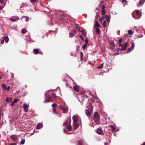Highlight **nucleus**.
Segmentation results:
<instances>
[{"instance_id": "1", "label": "nucleus", "mask_w": 145, "mask_h": 145, "mask_svg": "<svg viewBox=\"0 0 145 145\" xmlns=\"http://www.w3.org/2000/svg\"><path fill=\"white\" fill-rule=\"evenodd\" d=\"M100 115L97 112H95L94 114L93 120L95 123L97 125L99 124V122L100 120L99 118Z\"/></svg>"}, {"instance_id": "2", "label": "nucleus", "mask_w": 145, "mask_h": 145, "mask_svg": "<svg viewBox=\"0 0 145 145\" xmlns=\"http://www.w3.org/2000/svg\"><path fill=\"white\" fill-rule=\"evenodd\" d=\"M51 99V96L48 94H46L45 96V100L44 101V102L48 103L50 102V101Z\"/></svg>"}, {"instance_id": "3", "label": "nucleus", "mask_w": 145, "mask_h": 145, "mask_svg": "<svg viewBox=\"0 0 145 145\" xmlns=\"http://www.w3.org/2000/svg\"><path fill=\"white\" fill-rule=\"evenodd\" d=\"M145 2V0H140L138 4L137 5L138 7H139L142 6Z\"/></svg>"}, {"instance_id": "4", "label": "nucleus", "mask_w": 145, "mask_h": 145, "mask_svg": "<svg viewBox=\"0 0 145 145\" xmlns=\"http://www.w3.org/2000/svg\"><path fill=\"white\" fill-rule=\"evenodd\" d=\"M77 32V30H74L71 32L69 33V36L70 37H73L74 35Z\"/></svg>"}, {"instance_id": "5", "label": "nucleus", "mask_w": 145, "mask_h": 145, "mask_svg": "<svg viewBox=\"0 0 145 145\" xmlns=\"http://www.w3.org/2000/svg\"><path fill=\"white\" fill-rule=\"evenodd\" d=\"M136 14L137 16V18H135V19H139V18L141 16V14L140 13L139 10H136L135 11Z\"/></svg>"}, {"instance_id": "6", "label": "nucleus", "mask_w": 145, "mask_h": 145, "mask_svg": "<svg viewBox=\"0 0 145 145\" xmlns=\"http://www.w3.org/2000/svg\"><path fill=\"white\" fill-rule=\"evenodd\" d=\"M72 119L73 121V123L78 122V119L77 116L74 115L72 117Z\"/></svg>"}, {"instance_id": "7", "label": "nucleus", "mask_w": 145, "mask_h": 145, "mask_svg": "<svg viewBox=\"0 0 145 145\" xmlns=\"http://www.w3.org/2000/svg\"><path fill=\"white\" fill-rule=\"evenodd\" d=\"M10 20L12 22H15L19 20V18L16 17H13L10 19Z\"/></svg>"}, {"instance_id": "8", "label": "nucleus", "mask_w": 145, "mask_h": 145, "mask_svg": "<svg viewBox=\"0 0 145 145\" xmlns=\"http://www.w3.org/2000/svg\"><path fill=\"white\" fill-rule=\"evenodd\" d=\"M24 110L25 112H27L28 111V106L26 104H24L23 106Z\"/></svg>"}, {"instance_id": "9", "label": "nucleus", "mask_w": 145, "mask_h": 145, "mask_svg": "<svg viewBox=\"0 0 145 145\" xmlns=\"http://www.w3.org/2000/svg\"><path fill=\"white\" fill-rule=\"evenodd\" d=\"M60 108L61 110L64 113H67L68 111V109L62 106H61L60 107Z\"/></svg>"}, {"instance_id": "10", "label": "nucleus", "mask_w": 145, "mask_h": 145, "mask_svg": "<svg viewBox=\"0 0 145 145\" xmlns=\"http://www.w3.org/2000/svg\"><path fill=\"white\" fill-rule=\"evenodd\" d=\"M73 125L74 129H76L78 127L79 125L78 124V122L73 123Z\"/></svg>"}, {"instance_id": "11", "label": "nucleus", "mask_w": 145, "mask_h": 145, "mask_svg": "<svg viewBox=\"0 0 145 145\" xmlns=\"http://www.w3.org/2000/svg\"><path fill=\"white\" fill-rule=\"evenodd\" d=\"M94 27L95 28H98L97 27L100 28L101 25L100 24L98 23L97 21H96L95 22V23L94 24Z\"/></svg>"}, {"instance_id": "12", "label": "nucleus", "mask_w": 145, "mask_h": 145, "mask_svg": "<svg viewBox=\"0 0 145 145\" xmlns=\"http://www.w3.org/2000/svg\"><path fill=\"white\" fill-rule=\"evenodd\" d=\"M73 89L76 91L78 92L79 89V87L77 85H75L73 87Z\"/></svg>"}, {"instance_id": "13", "label": "nucleus", "mask_w": 145, "mask_h": 145, "mask_svg": "<svg viewBox=\"0 0 145 145\" xmlns=\"http://www.w3.org/2000/svg\"><path fill=\"white\" fill-rule=\"evenodd\" d=\"M39 50L38 49H35L33 50V54L36 55L39 53Z\"/></svg>"}, {"instance_id": "14", "label": "nucleus", "mask_w": 145, "mask_h": 145, "mask_svg": "<svg viewBox=\"0 0 145 145\" xmlns=\"http://www.w3.org/2000/svg\"><path fill=\"white\" fill-rule=\"evenodd\" d=\"M10 138L13 140H16L17 138L16 135H13L10 136Z\"/></svg>"}, {"instance_id": "15", "label": "nucleus", "mask_w": 145, "mask_h": 145, "mask_svg": "<svg viewBox=\"0 0 145 145\" xmlns=\"http://www.w3.org/2000/svg\"><path fill=\"white\" fill-rule=\"evenodd\" d=\"M87 108L90 111L92 110L93 109V106L90 103H89V105L87 106Z\"/></svg>"}, {"instance_id": "16", "label": "nucleus", "mask_w": 145, "mask_h": 145, "mask_svg": "<svg viewBox=\"0 0 145 145\" xmlns=\"http://www.w3.org/2000/svg\"><path fill=\"white\" fill-rule=\"evenodd\" d=\"M70 120L69 119H68L67 120L63 123V125H67L69 123H70L71 122Z\"/></svg>"}, {"instance_id": "17", "label": "nucleus", "mask_w": 145, "mask_h": 145, "mask_svg": "<svg viewBox=\"0 0 145 145\" xmlns=\"http://www.w3.org/2000/svg\"><path fill=\"white\" fill-rule=\"evenodd\" d=\"M19 101V100L17 99H15L11 103L12 106H13L16 103H17Z\"/></svg>"}, {"instance_id": "18", "label": "nucleus", "mask_w": 145, "mask_h": 145, "mask_svg": "<svg viewBox=\"0 0 145 145\" xmlns=\"http://www.w3.org/2000/svg\"><path fill=\"white\" fill-rule=\"evenodd\" d=\"M103 132V131L101 129L98 128L97 129V133L99 134H101Z\"/></svg>"}, {"instance_id": "19", "label": "nucleus", "mask_w": 145, "mask_h": 145, "mask_svg": "<svg viewBox=\"0 0 145 145\" xmlns=\"http://www.w3.org/2000/svg\"><path fill=\"white\" fill-rule=\"evenodd\" d=\"M86 115L88 116H90V115L91 114V112L90 111H89L88 110H87L86 111Z\"/></svg>"}, {"instance_id": "20", "label": "nucleus", "mask_w": 145, "mask_h": 145, "mask_svg": "<svg viewBox=\"0 0 145 145\" xmlns=\"http://www.w3.org/2000/svg\"><path fill=\"white\" fill-rule=\"evenodd\" d=\"M3 39L5 40L6 42L7 43L9 40V38L8 36H5L3 37Z\"/></svg>"}, {"instance_id": "21", "label": "nucleus", "mask_w": 145, "mask_h": 145, "mask_svg": "<svg viewBox=\"0 0 145 145\" xmlns=\"http://www.w3.org/2000/svg\"><path fill=\"white\" fill-rule=\"evenodd\" d=\"M67 129L69 131H71V126L70 124H69L67 126Z\"/></svg>"}, {"instance_id": "22", "label": "nucleus", "mask_w": 145, "mask_h": 145, "mask_svg": "<svg viewBox=\"0 0 145 145\" xmlns=\"http://www.w3.org/2000/svg\"><path fill=\"white\" fill-rule=\"evenodd\" d=\"M80 57L81 58L80 60H82L83 59L84 55L83 53L82 52H80Z\"/></svg>"}, {"instance_id": "23", "label": "nucleus", "mask_w": 145, "mask_h": 145, "mask_svg": "<svg viewBox=\"0 0 145 145\" xmlns=\"http://www.w3.org/2000/svg\"><path fill=\"white\" fill-rule=\"evenodd\" d=\"M27 30L24 29H22L21 31V33L23 34H25L26 33Z\"/></svg>"}, {"instance_id": "24", "label": "nucleus", "mask_w": 145, "mask_h": 145, "mask_svg": "<svg viewBox=\"0 0 145 145\" xmlns=\"http://www.w3.org/2000/svg\"><path fill=\"white\" fill-rule=\"evenodd\" d=\"M42 127V125L41 124H39L37 125V129H40Z\"/></svg>"}, {"instance_id": "25", "label": "nucleus", "mask_w": 145, "mask_h": 145, "mask_svg": "<svg viewBox=\"0 0 145 145\" xmlns=\"http://www.w3.org/2000/svg\"><path fill=\"white\" fill-rule=\"evenodd\" d=\"M109 127L111 128L112 131H115L116 128L114 126L110 125Z\"/></svg>"}, {"instance_id": "26", "label": "nucleus", "mask_w": 145, "mask_h": 145, "mask_svg": "<svg viewBox=\"0 0 145 145\" xmlns=\"http://www.w3.org/2000/svg\"><path fill=\"white\" fill-rule=\"evenodd\" d=\"M6 100L7 102H10L12 101V99L10 98L7 97L6 98Z\"/></svg>"}, {"instance_id": "27", "label": "nucleus", "mask_w": 145, "mask_h": 145, "mask_svg": "<svg viewBox=\"0 0 145 145\" xmlns=\"http://www.w3.org/2000/svg\"><path fill=\"white\" fill-rule=\"evenodd\" d=\"M100 30L98 28H96V32L97 33V34H99L100 33Z\"/></svg>"}, {"instance_id": "28", "label": "nucleus", "mask_w": 145, "mask_h": 145, "mask_svg": "<svg viewBox=\"0 0 145 145\" xmlns=\"http://www.w3.org/2000/svg\"><path fill=\"white\" fill-rule=\"evenodd\" d=\"M110 45L113 47H114L115 46V44L114 43V42H110Z\"/></svg>"}, {"instance_id": "29", "label": "nucleus", "mask_w": 145, "mask_h": 145, "mask_svg": "<svg viewBox=\"0 0 145 145\" xmlns=\"http://www.w3.org/2000/svg\"><path fill=\"white\" fill-rule=\"evenodd\" d=\"M128 45V42H125L124 43V45L125 46L124 49L125 50V49H126V48L127 47Z\"/></svg>"}, {"instance_id": "30", "label": "nucleus", "mask_w": 145, "mask_h": 145, "mask_svg": "<svg viewBox=\"0 0 145 145\" xmlns=\"http://www.w3.org/2000/svg\"><path fill=\"white\" fill-rule=\"evenodd\" d=\"M103 63L101 64V65H100L99 66H97V68L98 69H101L103 67Z\"/></svg>"}, {"instance_id": "31", "label": "nucleus", "mask_w": 145, "mask_h": 145, "mask_svg": "<svg viewBox=\"0 0 145 145\" xmlns=\"http://www.w3.org/2000/svg\"><path fill=\"white\" fill-rule=\"evenodd\" d=\"M81 32L82 33V35H85L86 34V33L85 32V31L84 30H81Z\"/></svg>"}, {"instance_id": "32", "label": "nucleus", "mask_w": 145, "mask_h": 145, "mask_svg": "<svg viewBox=\"0 0 145 145\" xmlns=\"http://www.w3.org/2000/svg\"><path fill=\"white\" fill-rule=\"evenodd\" d=\"M25 139H23L20 142V143L21 144H24L25 143Z\"/></svg>"}, {"instance_id": "33", "label": "nucleus", "mask_w": 145, "mask_h": 145, "mask_svg": "<svg viewBox=\"0 0 145 145\" xmlns=\"http://www.w3.org/2000/svg\"><path fill=\"white\" fill-rule=\"evenodd\" d=\"M77 145H82V142L81 140H79L78 141Z\"/></svg>"}, {"instance_id": "34", "label": "nucleus", "mask_w": 145, "mask_h": 145, "mask_svg": "<svg viewBox=\"0 0 145 145\" xmlns=\"http://www.w3.org/2000/svg\"><path fill=\"white\" fill-rule=\"evenodd\" d=\"M2 87L4 90H6V86L5 84L2 85Z\"/></svg>"}, {"instance_id": "35", "label": "nucleus", "mask_w": 145, "mask_h": 145, "mask_svg": "<svg viewBox=\"0 0 145 145\" xmlns=\"http://www.w3.org/2000/svg\"><path fill=\"white\" fill-rule=\"evenodd\" d=\"M122 41V39L121 38H120L118 40V42H117V44H120Z\"/></svg>"}, {"instance_id": "36", "label": "nucleus", "mask_w": 145, "mask_h": 145, "mask_svg": "<svg viewBox=\"0 0 145 145\" xmlns=\"http://www.w3.org/2000/svg\"><path fill=\"white\" fill-rule=\"evenodd\" d=\"M106 21H107V22H108L110 20V18L107 15H106Z\"/></svg>"}, {"instance_id": "37", "label": "nucleus", "mask_w": 145, "mask_h": 145, "mask_svg": "<svg viewBox=\"0 0 145 145\" xmlns=\"http://www.w3.org/2000/svg\"><path fill=\"white\" fill-rule=\"evenodd\" d=\"M131 48L132 49H133L135 47V44L134 43V42H132L131 44Z\"/></svg>"}, {"instance_id": "38", "label": "nucleus", "mask_w": 145, "mask_h": 145, "mask_svg": "<svg viewBox=\"0 0 145 145\" xmlns=\"http://www.w3.org/2000/svg\"><path fill=\"white\" fill-rule=\"evenodd\" d=\"M132 48H129L128 50H127V51L126 52V53H128L131 51V50H132Z\"/></svg>"}, {"instance_id": "39", "label": "nucleus", "mask_w": 145, "mask_h": 145, "mask_svg": "<svg viewBox=\"0 0 145 145\" xmlns=\"http://www.w3.org/2000/svg\"><path fill=\"white\" fill-rule=\"evenodd\" d=\"M128 33L129 35H132L133 34L132 31L131 30H129L128 31Z\"/></svg>"}, {"instance_id": "40", "label": "nucleus", "mask_w": 145, "mask_h": 145, "mask_svg": "<svg viewBox=\"0 0 145 145\" xmlns=\"http://www.w3.org/2000/svg\"><path fill=\"white\" fill-rule=\"evenodd\" d=\"M57 106V105L56 103H53L52 105V107L54 108H55V107H56Z\"/></svg>"}, {"instance_id": "41", "label": "nucleus", "mask_w": 145, "mask_h": 145, "mask_svg": "<svg viewBox=\"0 0 145 145\" xmlns=\"http://www.w3.org/2000/svg\"><path fill=\"white\" fill-rule=\"evenodd\" d=\"M105 14V10H102L101 11V14L102 15H104Z\"/></svg>"}, {"instance_id": "42", "label": "nucleus", "mask_w": 145, "mask_h": 145, "mask_svg": "<svg viewBox=\"0 0 145 145\" xmlns=\"http://www.w3.org/2000/svg\"><path fill=\"white\" fill-rule=\"evenodd\" d=\"M122 2L124 4H126L127 3V1L126 0H122Z\"/></svg>"}, {"instance_id": "43", "label": "nucleus", "mask_w": 145, "mask_h": 145, "mask_svg": "<svg viewBox=\"0 0 145 145\" xmlns=\"http://www.w3.org/2000/svg\"><path fill=\"white\" fill-rule=\"evenodd\" d=\"M87 45L86 44H84L83 46L82 47V48L84 49H85L86 48V47L87 46Z\"/></svg>"}, {"instance_id": "44", "label": "nucleus", "mask_w": 145, "mask_h": 145, "mask_svg": "<svg viewBox=\"0 0 145 145\" xmlns=\"http://www.w3.org/2000/svg\"><path fill=\"white\" fill-rule=\"evenodd\" d=\"M106 23V21L105 20H104L103 21V27H105V25Z\"/></svg>"}, {"instance_id": "45", "label": "nucleus", "mask_w": 145, "mask_h": 145, "mask_svg": "<svg viewBox=\"0 0 145 145\" xmlns=\"http://www.w3.org/2000/svg\"><path fill=\"white\" fill-rule=\"evenodd\" d=\"M52 95L53 98H55L56 97V95L54 93H53L52 94Z\"/></svg>"}, {"instance_id": "46", "label": "nucleus", "mask_w": 145, "mask_h": 145, "mask_svg": "<svg viewBox=\"0 0 145 145\" xmlns=\"http://www.w3.org/2000/svg\"><path fill=\"white\" fill-rule=\"evenodd\" d=\"M79 37L82 40H83V41L84 40V38L82 35H80L79 36Z\"/></svg>"}, {"instance_id": "47", "label": "nucleus", "mask_w": 145, "mask_h": 145, "mask_svg": "<svg viewBox=\"0 0 145 145\" xmlns=\"http://www.w3.org/2000/svg\"><path fill=\"white\" fill-rule=\"evenodd\" d=\"M124 46H124L122 47V48H121V51H122V50L125 51L126 50V49H125V50L124 49Z\"/></svg>"}, {"instance_id": "48", "label": "nucleus", "mask_w": 145, "mask_h": 145, "mask_svg": "<svg viewBox=\"0 0 145 145\" xmlns=\"http://www.w3.org/2000/svg\"><path fill=\"white\" fill-rule=\"evenodd\" d=\"M29 18L28 17L26 16V19H25V21L26 22H27L29 21Z\"/></svg>"}, {"instance_id": "49", "label": "nucleus", "mask_w": 145, "mask_h": 145, "mask_svg": "<svg viewBox=\"0 0 145 145\" xmlns=\"http://www.w3.org/2000/svg\"><path fill=\"white\" fill-rule=\"evenodd\" d=\"M85 44H87L88 43V41L87 39H85Z\"/></svg>"}, {"instance_id": "50", "label": "nucleus", "mask_w": 145, "mask_h": 145, "mask_svg": "<svg viewBox=\"0 0 145 145\" xmlns=\"http://www.w3.org/2000/svg\"><path fill=\"white\" fill-rule=\"evenodd\" d=\"M118 45H119V46H118L119 47H120V46H121V47H122L124 46V44H120Z\"/></svg>"}, {"instance_id": "51", "label": "nucleus", "mask_w": 145, "mask_h": 145, "mask_svg": "<svg viewBox=\"0 0 145 145\" xmlns=\"http://www.w3.org/2000/svg\"><path fill=\"white\" fill-rule=\"evenodd\" d=\"M30 1L31 3H33L36 2L37 1V0H30Z\"/></svg>"}, {"instance_id": "52", "label": "nucleus", "mask_w": 145, "mask_h": 145, "mask_svg": "<svg viewBox=\"0 0 145 145\" xmlns=\"http://www.w3.org/2000/svg\"><path fill=\"white\" fill-rule=\"evenodd\" d=\"M105 6L104 5H103L102 6V10H105Z\"/></svg>"}, {"instance_id": "53", "label": "nucleus", "mask_w": 145, "mask_h": 145, "mask_svg": "<svg viewBox=\"0 0 145 145\" xmlns=\"http://www.w3.org/2000/svg\"><path fill=\"white\" fill-rule=\"evenodd\" d=\"M39 53L41 55H43V53L42 52H41V51H39Z\"/></svg>"}, {"instance_id": "54", "label": "nucleus", "mask_w": 145, "mask_h": 145, "mask_svg": "<svg viewBox=\"0 0 145 145\" xmlns=\"http://www.w3.org/2000/svg\"><path fill=\"white\" fill-rule=\"evenodd\" d=\"M4 40L3 39V40L1 41V44H3L4 43Z\"/></svg>"}, {"instance_id": "55", "label": "nucleus", "mask_w": 145, "mask_h": 145, "mask_svg": "<svg viewBox=\"0 0 145 145\" xmlns=\"http://www.w3.org/2000/svg\"><path fill=\"white\" fill-rule=\"evenodd\" d=\"M10 86H8L7 87V88H6V89L7 90H9L10 88Z\"/></svg>"}, {"instance_id": "56", "label": "nucleus", "mask_w": 145, "mask_h": 145, "mask_svg": "<svg viewBox=\"0 0 145 145\" xmlns=\"http://www.w3.org/2000/svg\"><path fill=\"white\" fill-rule=\"evenodd\" d=\"M0 2L1 4H2L4 3V1L3 0H0Z\"/></svg>"}, {"instance_id": "57", "label": "nucleus", "mask_w": 145, "mask_h": 145, "mask_svg": "<svg viewBox=\"0 0 145 145\" xmlns=\"http://www.w3.org/2000/svg\"><path fill=\"white\" fill-rule=\"evenodd\" d=\"M121 48H118L116 50L118 52V51H119V50L121 51Z\"/></svg>"}, {"instance_id": "58", "label": "nucleus", "mask_w": 145, "mask_h": 145, "mask_svg": "<svg viewBox=\"0 0 145 145\" xmlns=\"http://www.w3.org/2000/svg\"><path fill=\"white\" fill-rule=\"evenodd\" d=\"M56 108H53V110L54 112L56 111Z\"/></svg>"}, {"instance_id": "59", "label": "nucleus", "mask_w": 145, "mask_h": 145, "mask_svg": "<svg viewBox=\"0 0 145 145\" xmlns=\"http://www.w3.org/2000/svg\"><path fill=\"white\" fill-rule=\"evenodd\" d=\"M104 18H105V16H104L101 19V20H104Z\"/></svg>"}, {"instance_id": "60", "label": "nucleus", "mask_w": 145, "mask_h": 145, "mask_svg": "<svg viewBox=\"0 0 145 145\" xmlns=\"http://www.w3.org/2000/svg\"><path fill=\"white\" fill-rule=\"evenodd\" d=\"M16 145V143H13L11 144L10 145Z\"/></svg>"}, {"instance_id": "61", "label": "nucleus", "mask_w": 145, "mask_h": 145, "mask_svg": "<svg viewBox=\"0 0 145 145\" xmlns=\"http://www.w3.org/2000/svg\"><path fill=\"white\" fill-rule=\"evenodd\" d=\"M3 8V7L2 6L0 7V11Z\"/></svg>"}, {"instance_id": "62", "label": "nucleus", "mask_w": 145, "mask_h": 145, "mask_svg": "<svg viewBox=\"0 0 145 145\" xmlns=\"http://www.w3.org/2000/svg\"><path fill=\"white\" fill-rule=\"evenodd\" d=\"M2 78L1 76H0V79H1Z\"/></svg>"}, {"instance_id": "63", "label": "nucleus", "mask_w": 145, "mask_h": 145, "mask_svg": "<svg viewBox=\"0 0 145 145\" xmlns=\"http://www.w3.org/2000/svg\"><path fill=\"white\" fill-rule=\"evenodd\" d=\"M64 131L65 132H67V131H66L65 129H64Z\"/></svg>"}, {"instance_id": "64", "label": "nucleus", "mask_w": 145, "mask_h": 145, "mask_svg": "<svg viewBox=\"0 0 145 145\" xmlns=\"http://www.w3.org/2000/svg\"><path fill=\"white\" fill-rule=\"evenodd\" d=\"M116 55H118V53H116Z\"/></svg>"}]
</instances>
